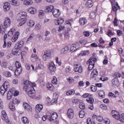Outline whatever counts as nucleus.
Here are the masks:
<instances>
[{
    "label": "nucleus",
    "mask_w": 124,
    "mask_h": 124,
    "mask_svg": "<svg viewBox=\"0 0 124 124\" xmlns=\"http://www.w3.org/2000/svg\"><path fill=\"white\" fill-rule=\"evenodd\" d=\"M23 84L24 85L23 87L24 91L27 93V94L30 97L33 98V95H34L35 91H34V88H33V86H32L31 82H30L29 80H25L23 82Z\"/></svg>",
    "instance_id": "obj_1"
},
{
    "label": "nucleus",
    "mask_w": 124,
    "mask_h": 124,
    "mask_svg": "<svg viewBox=\"0 0 124 124\" xmlns=\"http://www.w3.org/2000/svg\"><path fill=\"white\" fill-rule=\"evenodd\" d=\"M97 61V59L94 58V56H92V58L88 60V62H87V64H89L88 68V71H91V70L93 69L94 63L96 62Z\"/></svg>",
    "instance_id": "obj_2"
},
{
    "label": "nucleus",
    "mask_w": 124,
    "mask_h": 124,
    "mask_svg": "<svg viewBox=\"0 0 124 124\" xmlns=\"http://www.w3.org/2000/svg\"><path fill=\"white\" fill-rule=\"evenodd\" d=\"M8 82L5 81L0 88V93L2 95H4L5 92H7V90L9 89V84Z\"/></svg>",
    "instance_id": "obj_3"
},
{
    "label": "nucleus",
    "mask_w": 124,
    "mask_h": 124,
    "mask_svg": "<svg viewBox=\"0 0 124 124\" xmlns=\"http://www.w3.org/2000/svg\"><path fill=\"white\" fill-rule=\"evenodd\" d=\"M92 96H93V95H92L91 94L86 93L84 94L82 96L84 98H86L88 97V96H89V98L86 99V101H87V102L88 103H90V104L93 105V102H94V100L93 99V98L92 97Z\"/></svg>",
    "instance_id": "obj_4"
},
{
    "label": "nucleus",
    "mask_w": 124,
    "mask_h": 124,
    "mask_svg": "<svg viewBox=\"0 0 124 124\" xmlns=\"http://www.w3.org/2000/svg\"><path fill=\"white\" fill-rule=\"evenodd\" d=\"M48 120L50 122H53L56 123L58 121V113L56 112H54L52 114L51 116L48 115Z\"/></svg>",
    "instance_id": "obj_5"
},
{
    "label": "nucleus",
    "mask_w": 124,
    "mask_h": 124,
    "mask_svg": "<svg viewBox=\"0 0 124 124\" xmlns=\"http://www.w3.org/2000/svg\"><path fill=\"white\" fill-rule=\"evenodd\" d=\"M52 56V54L51 53V51L50 50H46L44 52V54L43 56V59L44 61H47L48 59H51V57Z\"/></svg>",
    "instance_id": "obj_6"
},
{
    "label": "nucleus",
    "mask_w": 124,
    "mask_h": 124,
    "mask_svg": "<svg viewBox=\"0 0 124 124\" xmlns=\"http://www.w3.org/2000/svg\"><path fill=\"white\" fill-rule=\"evenodd\" d=\"M49 69L51 74L55 73V71H56V65L54 63V62H52L49 63Z\"/></svg>",
    "instance_id": "obj_7"
},
{
    "label": "nucleus",
    "mask_w": 124,
    "mask_h": 124,
    "mask_svg": "<svg viewBox=\"0 0 124 124\" xmlns=\"http://www.w3.org/2000/svg\"><path fill=\"white\" fill-rule=\"evenodd\" d=\"M74 67L75 72H78V73H82L83 72V67L81 65L76 64L74 65Z\"/></svg>",
    "instance_id": "obj_8"
},
{
    "label": "nucleus",
    "mask_w": 124,
    "mask_h": 124,
    "mask_svg": "<svg viewBox=\"0 0 124 124\" xmlns=\"http://www.w3.org/2000/svg\"><path fill=\"white\" fill-rule=\"evenodd\" d=\"M10 24H11L10 18H9V17H6L3 23L4 29V28H8V27H10Z\"/></svg>",
    "instance_id": "obj_9"
},
{
    "label": "nucleus",
    "mask_w": 124,
    "mask_h": 124,
    "mask_svg": "<svg viewBox=\"0 0 124 124\" xmlns=\"http://www.w3.org/2000/svg\"><path fill=\"white\" fill-rule=\"evenodd\" d=\"M1 114V118L3 121H5L6 123L9 124L10 122L9 119H8V117H7V115L6 114V112L5 111V110L2 111Z\"/></svg>",
    "instance_id": "obj_10"
},
{
    "label": "nucleus",
    "mask_w": 124,
    "mask_h": 124,
    "mask_svg": "<svg viewBox=\"0 0 124 124\" xmlns=\"http://www.w3.org/2000/svg\"><path fill=\"white\" fill-rule=\"evenodd\" d=\"M67 116L69 119H73L74 117V110L72 108H69L67 110Z\"/></svg>",
    "instance_id": "obj_11"
},
{
    "label": "nucleus",
    "mask_w": 124,
    "mask_h": 124,
    "mask_svg": "<svg viewBox=\"0 0 124 124\" xmlns=\"http://www.w3.org/2000/svg\"><path fill=\"white\" fill-rule=\"evenodd\" d=\"M79 49V44L72 45L70 46V51L73 52Z\"/></svg>",
    "instance_id": "obj_12"
},
{
    "label": "nucleus",
    "mask_w": 124,
    "mask_h": 124,
    "mask_svg": "<svg viewBox=\"0 0 124 124\" xmlns=\"http://www.w3.org/2000/svg\"><path fill=\"white\" fill-rule=\"evenodd\" d=\"M52 14L55 18H58L60 17V15H61L60 10L58 9H53V11H52Z\"/></svg>",
    "instance_id": "obj_13"
},
{
    "label": "nucleus",
    "mask_w": 124,
    "mask_h": 124,
    "mask_svg": "<svg viewBox=\"0 0 124 124\" xmlns=\"http://www.w3.org/2000/svg\"><path fill=\"white\" fill-rule=\"evenodd\" d=\"M119 84H120V81H119V79H118V78H115L112 80V87L116 88V87H118V86H119Z\"/></svg>",
    "instance_id": "obj_14"
},
{
    "label": "nucleus",
    "mask_w": 124,
    "mask_h": 124,
    "mask_svg": "<svg viewBox=\"0 0 124 124\" xmlns=\"http://www.w3.org/2000/svg\"><path fill=\"white\" fill-rule=\"evenodd\" d=\"M13 93H14V91H13V89H10L7 94V99L8 100H10V99L12 98Z\"/></svg>",
    "instance_id": "obj_15"
},
{
    "label": "nucleus",
    "mask_w": 124,
    "mask_h": 124,
    "mask_svg": "<svg viewBox=\"0 0 124 124\" xmlns=\"http://www.w3.org/2000/svg\"><path fill=\"white\" fill-rule=\"evenodd\" d=\"M19 20H26L27 18V13L26 12H21L19 14Z\"/></svg>",
    "instance_id": "obj_16"
},
{
    "label": "nucleus",
    "mask_w": 124,
    "mask_h": 124,
    "mask_svg": "<svg viewBox=\"0 0 124 124\" xmlns=\"http://www.w3.org/2000/svg\"><path fill=\"white\" fill-rule=\"evenodd\" d=\"M111 115L113 118H114V119H116V120H119L120 113L118 112L115 110H112L111 111Z\"/></svg>",
    "instance_id": "obj_17"
},
{
    "label": "nucleus",
    "mask_w": 124,
    "mask_h": 124,
    "mask_svg": "<svg viewBox=\"0 0 124 124\" xmlns=\"http://www.w3.org/2000/svg\"><path fill=\"white\" fill-rule=\"evenodd\" d=\"M3 8L5 12L9 11V10H10V4L8 3V2L4 3Z\"/></svg>",
    "instance_id": "obj_18"
},
{
    "label": "nucleus",
    "mask_w": 124,
    "mask_h": 124,
    "mask_svg": "<svg viewBox=\"0 0 124 124\" xmlns=\"http://www.w3.org/2000/svg\"><path fill=\"white\" fill-rule=\"evenodd\" d=\"M20 33L19 32H16L12 38L11 41L12 42H16V40L19 38V35Z\"/></svg>",
    "instance_id": "obj_19"
},
{
    "label": "nucleus",
    "mask_w": 124,
    "mask_h": 124,
    "mask_svg": "<svg viewBox=\"0 0 124 124\" xmlns=\"http://www.w3.org/2000/svg\"><path fill=\"white\" fill-rule=\"evenodd\" d=\"M22 67H20L19 68H16V69L15 71V76H19L21 73H22Z\"/></svg>",
    "instance_id": "obj_20"
},
{
    "label": "nucleus",
    "mask_w": 124,
    "mask_h": 124,
    "mask_svg": "<svg viewBox=\"0 0 124 124\" xmlns=\"http://www.w3.org/2000/svg\"><path fill=\"white\" fill-rule=\"evenodd\" d=\"M12 53L13 55H16V56H19L21 54V52H20V49L16 47L13 49Z\"/></svg>",
    "instance_id": "obj_21"
},
{
    "label": "nucleus",
    "mask_w": 124,
    "mask_h": 124,
    "mask_svg": "<svg viewBox=\"0 0 124 124\" xmlns=\"http://www.w3.org/2000/svg\"><path fill=\"white\" fill-rule=\"evenodd\" d=\"M10 4L13 5L14 6H19V1L17 0H9Z\"/></svg>",
    "instance_id": "obj_22"
},
{
    "label": "nucleus",
    "mask_w": 124,
    "mask_h": 124,
    "mask_svg": "<svg viewBox=\"0 0 124 124\" xmlns=\"http://www.w3.org/2000/svg\"><path fill=\"white\" fill-rule=\"evenodd\" d=\"M98 75V72H97V70L95 69H93L91 74V78H94V77H96V76Z\"/></svg>",
    "instance_id": "obj_23"
},
{
    "label": "nucleus",
    "mask_w": 124,
    "mask_h": 124,
    "mask_svg": "<svg viewBox=\"0 0 124 124\" xmlns=\"http://www.w3.org/2000/svg\"><path fill=\"white\" fill-rule=\"evenodd\" d=\"M23 107L24 108L25 110H26V111H28V112L31 111V106H30L27 103H23Z\"/></svg>",
    "instance_id": "obj_24"
},
{
    "label": "nucleus",
    "mask_w": 124,
    "mask_h": 124,
    "mask_svg": "<svg viewBox=\"0 0 124 124\" xmlns=\"http://www.w3.org/2000/svg\"><path fill=\"white\" fill-rule=\"evenodd\" d=\"M31 60L32 62H35L38 60V57L36 54H33L31 55Z\"/></svg>",
    "instance_id": "obj_25"
},
{
    "label": "nucleus",
    "mask_w": 124,
    "mask_h": 124,
    "mask_svg": "<svg viewBox=\"0 0 124 124\" xmlns=\"http://www.w3.org/2000/svg\"><path fill=\"white\" fill-rule=\"evenodd\" d=\"M79 24L82 26H84L87 23V19L85 17H81L79 18Z\"/></svg>",
    "instance_id": "obj_26"
},
{
    "label": "nucleus",
    "mask_w": 124,
    "mask_h": 124,
    "mask_svg": "<svg viewBox=\"0 0 124 124\" xmlns=\"http://www.w3.org/2000/svg\"><path fill=\"white\" fill-rule=\"evenodd\" d=\"M54 6H48L46 8L45 11L46 12L50 13L52 12L54 10Z\"/></svg>",
    "instance_id": "obj_27"
},
{
    "label": "nucleus",
    "mask_w": 124,
    "mask_h": 124,
    "mask_svg": "<svg viewBox=\"0 0 124 124\" xmlns=\"http://www.w3.org/2000/svg\"><path fill=\"white\" fill-rule=\"evenodd\" d=\"M25 5H30L32 4V0H20Z\"/></svg>",
    "instance_id": "obj_28"
},
{
    "label": "nucleus",
    "mask_w": 124,
    "mask_h": 124,
    "mask_svg": "<svg viewBox=\"0 0 124 124\" xmlns=\"http://www.w3.org/2000/svg\"><path fill=\"white\" fill-rule=\"evenodd\" d=\"M69 50V47L68 46H65L61 50V53L63 55H66V53H68Z\"/></svg>",
    "instance_id": "obj_29"
},
{
    "label": "nucleus",
    "mask_w": 124,
    "mask_h": 124,
    "mask_svg": "<svg viewBox=\"0 0 124 124\" xmlns=\"http://www.w3.org/2000/svg\"><path fill=\"white\" fill-rule=\"evenodd\" d=\"M42 109H43V105L42 104H38L36 106V112H40Z\"/></svg>",
    "instance_id": "obj_30"
},
{
    "label": "nucleus",
    "mask_w": 124,
    "mask_h": 124,
    "mask_svg": "<svg viewBox=\"0 0 124 124\" xmlns=\"http://www.w3.org/2000/svg\"><path fill=\"white\" fill-rule=\"evenodd\" d=\"M63 22H64V20H63V19L62 18H59V19H58L57 20H55L54 21V23L55 24V25H62V24L63 23Z\"/></svg>",
    "instance_id": "obj_31"
},
{
    "label": "nucleus",
    "mask_w": 124,
    "mask_h": 124,
    "mask_svg": "<svg viewBox=\"0 0 124 124\" xmlns=\"http://www.w3.org/2000/svg\"><path fill=\"white\" fill-rule=\"evenodd\" d=\"M23 45H24V42L23 41H20L16 43V47L19 49V48H21V47H23Z\"/></svg>",
    "instance_id": "obj_32"
},
{
    "label": "nucleus",
    "mask_w": 124,
    "mask_h": 124,
    "mask_svg": "<svg viewBox=\"0 0 124 124\" xmlns=\"http://www.w3.org/2000/svg\"><path fill=\"white\" fill-rule=\"evenodd\" d=\"M29 13L31 14H35L36 13V9L35 8L31 7L28 10Z\"/></svg>",
    "instance_id": "obj_33"
},
{
    "label": "nucleus",
    "mask_w": 124,
    "mask_h": 124,
    "mask_svg": "<svg viewBox=\"0 0 124 124\" xmlns=\"http://www.w3.org/2000/svg\"><path fill=\"white\" fill-rule=\"evenodd\" d=\"M93 0H87L86 5L88 8H91L93 6Z\"/></svg>",
    "instance_id": "obj_34"
},
{
    "label": "nucleus",
    "mask_w": 124,
    "mask_h": 124,
    "mask_svg": "<svg viewBox=\"0 0 124 124\" xmlns=\"http://www.w3.org/2000/svg\"><path fill=\"white\" fill-rule=\"evenodd\" d=\"M58 98H59V94H58L57 93H54L53 94V99H54V100L52 102L53 103H57V100H58Z\"/></svg>",
    "instance_id": "obj_35"
},
{
    "label": "nucleus",
    "mask_w": 124,
    "mask_h": 124,
    "mask_svg": "<svg viewBox=\"0 0 124 124\" xmlns=\"http://www.w3.org/2000/svg\"><path fill=\"white\" fill-rule=\"evenodd\" d=\"M14 31H15V28L11 29L8 32V36L9 37L12 36V35H13V33Z\"/></svg>",
    "instance_id": "obj_36"
},
{
    "label": "nucleus",
    "mask_w": 124,
    "mask_h": 124,
    "mask_svg": "<svg viewBox=\"0 0 124 124\" xmlns=\"http://www.w3.org/2000/svg\"><path fill=\"white\" fill-rule=\"evenodd\" d=\"M22 121L24 124H29V123H30V121H29L28 118L26 117H24L22 118Z\"/></svg>",
    "instance_id": "obj_37"
},
{
    "label": "nucleus",
    "mask_w": 124,
    "mask_h": 124,
    "mask_svg": "<svg viewBox=\"0 0 124 124\" xmlns=\"http://www.w3.org/2000/svg\"><path fill=\"white\" fill-rule=\"evenodd\" d=\"M34 24H35V23H34V21L33 20H30L28 22L27 25H28V26L29 27H32L33 26H34Z\"/></svg>",
    "instance_id": "obj_38"
},
{
    "label": "nucleus",
    "mask_w": 124,
    "mask_h": 124,
    "mask_svg": "<svg viewBox=\"0 0 124 124\" xmlns=\"http://www.w3.org/2000/svg\"><path fill=\"white\" fill-rule=\"evenodd\" d=\"M99 95L100 97H104L105 96V93L102 90H99L98 92Z\"/></svg>",
    "instance_id": "obj_39"
},
{
    "label": "nucleus",
    "mask_w": 124,
    "mask_h": 124,
    "mask_svg": "<svg viewBox=\"0 0 124 124\" xmlns=\"http://www.w3.org/2000/svg\"><path fill=\"white\" fill-rule=\"evenodd\" d=\"M46 88H48V90L49 91H53L54 90V86H53V85L51 83H48L46 85Z\"/></svg>",
    "instance_id": "obj_40"
},
{
    "label": "nucleus",
    "mask_w": 124,
    "mask_h": 124,
    "mask_svg": "<svg viewBox=\"0 0 124 124\" xmlns=\"http://www.w3.org/2000/svg\"><path fill=\"white\" fill-rule=\"evenodd\" d=\"M85 115H86V113L84 110H81L79 113V118H84L85 117Z\"/></svg>",
    "instance_id": "obj_41"
},
{
    "label": "nucleus",
    "mask_w": 124,
    "mask_h": 124,
    "mask_svg": "<svg viewBox=\"0 0 124 124\" xmlns=\"http://www.w3.org/2000/svg\"><path fill=\"white\" fill-rule=\"evenodd\" d=\"M100 108L102 109V110H107V109H108V107H107V106L105 104L100 105Z\"/></svg>",
    "instance_id": "obj_42"
},
{
    "label": "nucleus",
    "mask_w": 124,
    "mask_h": 124,
    "mask_svg": "<svg viewBox=\"0 0 124 124\" xmlns=\"http://www.w3.org/2000/svg\"><path fill=\"white\" fill-rule=\"evenodd\" d=\"M80 44L81 45H85V44H87L88 43V41L86 39H83L79 41Z\"/></svg>",
    "instance_id": "obj_43"
},
{
    "label": "nucleus",
    "mask_w": 124,
    "mask_h": 124,
    "mask_svg": "<svg viewBox=\"0 0 124 124\" xmlns=\"http://www.w3.org/2000/svg\"><path fill=\"white\" fill-rule=\"evenodd\" d=\"M6 38H7V35L5 34L4 36V44L3 45V48H5V47H6L7 45H6V40L5 39H6Z\"/></svg>",
    "instance_id": "obj_44"
},
{
    "label": "nucleus",
    "mask_w": 124,
    "mask_h": 124,
    "mask_svg": "<svg viewBox=\"0 0 124 124\" xmlns=\"http://www.w3.org/2000/svg\"><path fill=\"white\" fill-rule=\"evenodd\" d=\"M119 121H120L122 123H124V113L121 114V116L119 117L118 119Z\"/></svg>",
    "instance_id": "obj_45"
},
{
    "label": "nucleus",
    "mask_w": 124,
    "mask_h": 124,
    "mask_svg": "<svg viewBox=\"0 0 124 124\" xmlns=\"http://www.w3.org/2000/svg\"><path fill=\"white\" fill-rule=\"evenodd\" d=\"M52 83L54 85H57V83H58V79H57V78H56L55 77H53V79L52 80Z\"/></svg>",
    "instance_id": "obj_46"
},
{
    "label": "nucleus",
    "mask_w": 124,
    "mask_h": 124,
    "mask_svg": "<svg viewBox=\"0 0 124 124\" xmlns=\"http://www.w3.org/2000/svg\"><path fill=\"white\" fill-rule=\"evenodd\" d=\"M91 90L92 92H96V90H97V87H96V86H95L92 85L91 87Z\"/></svg>",
    "instance_id": "obj_47"
},
{
    "label": "nucleus",
    "mask_w": 124,
    "mask_h": 124,
    "mask_svg": "<svg viewBox=\"0 0 124 124\" xmlns=\"http://www.w3.org/2000/svg\"><path fill=\"white\" fill-rule=\"evenodd\" d=\"M0 65H1V66L2 67L5 68V67H6V66H7V62H5V61L2 62L1 63Z\"/></svg>",
    "instance_id": "obj_48"
},
{
    "label": "nucleus",
    "mask_w": 124,
    "mask_h": 124,
    "mask_svg": "<svg viewBox=\"0 0 124 124\" xmlns=\"http://www.w3.org/2000/svg\"><path fill=\"white\" fill-rule=\"evenodd\" d=\"M75 93V92L73 90L67 91L66 93L67 95H71V94H74Z\"/></svg>",
    "instance_id": "obj_49"
},
{
    "label": "nucleus",
    "mask_w": 124,
    "mask_h": 124,
    "mask_svg": "<svg viewBox=\"0 0 124 124\" xmlns=\"http://www.w3.org/2000/svg\"><path fill=\"white\" fill-rule=\"evenodd\" d=\"M79 107L80 109H82L84 110V109L85 108V104H84V103H80L79 105Z\"/></svg>",
    "instance_id": "obj_50"
},
{
    "label": "nucleus",
    "mask_w": 124,
    "mask_h": 124,
    "mask_svg": "<svg viewBox=\"0 0 124 124\" xmlns=\"http://www.w3.org/2000/svg\"><path fill=\"white\" fill-rule=\"evenodd\" d=\"M4 75L6 76V77H11V73L9 71H6L4 73Z\"/></svg>",
    "instance_id": "obj_51"
},
{
    "label": "nucleus",
    "mask_w": 124,
    "mask_h": 124,
    "mask_svg": "<svg viewBox=\"0 0 124 124\" xmlns=\"http://www.w3.org/2000/svg\"><path fill=\"white\" fill-rule=\"evenodd\" d=\"M19 102H20V101L18 100L17 98L15 97L13 98V103L14 104H17V103H19Z\"/></svg>",
    "instance_id": "obj_52"
},
{
    "label": "nucleus",
    "mask_w": 124,
    "mask_h": 124,
    "mask_svg": "<svg viewBox=\"0 0 124 124\" xmlns=\"http://www.w3.org/2000/svg\"><path fill=\"white\" fill-rule=\"evenodd\" d=\"M0 33H2V34H5V29L4 28L2 29L1 28V26L0 25Z\"/></svg>",
    "instance_id": "obj_53"
},
{
    "label": "nucleus",
    "mask_w": 124,
    "mask_h": 124,
    "mask_svg": "<svg viewBox=\"0 0 124 124\" xmlns=\"http://www.w3.org/2000/svg\"><path fill=\"white\" fill-rule=\"evenodd\" d=\"M96 120L98 122H102L103 121V117L102 116H99L97 117Z\"/></svg>",
    "instance_id": "obj_54"
},
{
    "label": "nucleus",
    "mask_w": 124,
    "mask_h": 124,
    "mask_svg": "<svg viewBox=\"0 0 124 124\" xmlns=\"http://www.w3.org/2000/svg\"><path fill=\"white\" fill-rule=\"evenodd\" d=\"M27 22L26 19H23L21 22H19L18 24V27H21V26H22V25H24L26 22Z\"/></svg>",
    "instance_id": "obj_55"
},
{
    "label": "nucleus",
    "mask_w": 124,
    "mask_h": 124,
    "mask_svg": "<svg viewBox=\"0 0 124 124\" xmlns=\"http://www.w3.org/2000/svg\"><path fill=\"white\" fill-rule=\"evenodd\" d=\"M9 108L11 110V111H15V106L12 104L9 105Z\"/></svg>",
    "instance_id": "obj_56"
},
{
    "label": "nucleus",
    "mask_w": 124,
    "mask_h": 124,
    "mask_svg": "<svg viewBox=\"0 0 124 124\" xmlns=\"http://www.w3.org/2000/svg\"><path fill=\"white\" fill-rule=\"evenodd\" d=\"M65 29V27L63 26H60L59 27L58 31L60 32V31H64Z\"/></svg>",
    "instance_id": "obj_57"
},
{
    "label": "nucleus",
    "mask_w": 124,
    "mask_h": 124,
    "mask_svg": "<svg viewBox=\"0 0 124 124\" xmlns=\"http://www.w3.org/2000/svg\"><path fill=\"white\" fill-rule=\"evenodd\" d=\"M34 36V33H33L31 34V35L28 38L27 41H31V40H32V38H33Z\"/></svg>",
    "instance_id": "obj_58"
},
{
    "label": "nucleus",
    "mask_w": 124,
    "mask_h": 124,
    "mask_svg": "<svg viewBox=\"0 0 124 124\" xmlns=\"http://www.w3.org/2000/svg\"><path fill=\"white\" fill-rule=\"evenodd\" d=\"M16 68H20V67H22V66H21V63L18 61H16Z\"/></svg>",
    "instance_id": "obj_59"
},
{
    "label": "nucleus",
    "mask_w": 124,
    "mask_h": 124,
    "mask_svg": "<svg viewBox=\"0 0 124 124\" xmlns=\"http://www.w3.org/2000/svg\"><path fill=\"white\" fill-rule=\"evenodd\" d=\"M83 35L86 37H89L90 36V32L89 31H84L83 32Z\"/></svg>",
    "instance_id": "obj_60"
},
{
    "label": "nucleus",
    "mask_w": 124,
    "mask_h": 124,
    "mask_svg": "<svg viewBox=\"0 0 124 124\" xmlns=\"http://www.w3.org/2000/svg\"><path fill=\"white\" fill-rule=\"evenodd\" d=\"M108 36H111V35H114V33L112 32V31L111 30H108Z\"/></svg>",
    "instance_id": "obj_61"
},
{
    "label": "nucleus",
    "mask_w": 124,
    "mask_h": 124,
    "mask_svg": "<svg viewBox=\"0 0 124 124\" xmlns=\"http://www.w3.org/2000/svg\"><path fill=\"white\" fill-rule=\"evenodd\" d=\"M64 35L66 38H68V37H69V32H68V31H65Z\"/></svg>",
    "instance_id": "obj_62"
},
{
    "label": "nucleus",
    "mask_w": 124,
    "mask_h": 124,
    "mask_svg": "<svg viewBox=\"0 0 124 124\" xmlns=\"http://www.w3.org/2000/svg\"><path fill=\"white\" fill-rule=\"evenodd\" d=\"M35 29L36 30H39L41 29V25H40L39 24H37L35 26Z\"/></svg>",
    "instance_id": "obj_63"
},
{
    "label": "nucleus",
    "mask_w": 124,
    "mask_h": 124,
    "mask_svg": "<svg viewBox=\"0 0 124 124\" xmlns=\"http://www.w3.org/2000/svg\"><path fill=\"white\" fill-rule=\"evenodd\" d=\"M44 15V12L43 10L39 11V17H41V16H43Z\"/></svg>",
    "instance_id": "obj_64"
}]
</instances>
